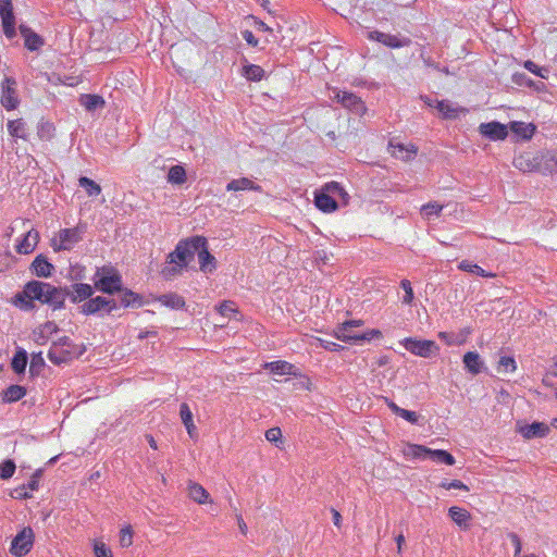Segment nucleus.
I'll return each instance as SVG.
<instances>
[{
	"label": "nucleus",
	"mask_w": 557,
	"mask_h": 557,
	"mask_svg": "<svg viewBox=\"0 0 557 557\" xmlns=\"http://www.w3.org/2000/svg\"><path fill=\"white\" fill-rule=\"evenodd\" d=\"M15 471V463L13 460L8 459L0 463V479L7 480L12 478Z\"/></svg>",
	"instance_id": "48"
},
{
	"label": "nucleus",
	"mask_w": 557,
	"mask_h": 557,
	"mask_svg": "<svg viewBox=\"0 0 557 557\" xmlns=\"http://www.w3.org/2000/svg\"><path fill=\"white\" fill-rule=\"evenodd\" d=\"M226 190L227 191H239V190L260 191L261 186L255 184L251 180H249L247 177H242V178H237V180H232L226 185Z\"/></svg>",
	"instance_id": "27"
},
{
	"label": "nucleus",
	"mask_w": 557,
	"mask_h": 557,
	"mask_svg": "<svg viewBox=\"0 0 557 557\" xmlns=\"http://www.w3.org/2000/svg\"><path fill=\"white\" fill-rule=\"evenodd\" d=\"M436 109L445 119H455L458 116L460 111L459 108L455 107L451 102L446 100L436 101Z\"/></svg>",
	"instance_id": "40"
},
{
	"label": "nucleus",
	"mask_w": 557,
	"mask_h": 557,
	"mask_svg": "<svg viewBox=\"0 0 557 557\" xmlns=\"http://www.w3.org/2000/svg\"><path fill=\"white\" fill-rule=\"evenodd\" d=\"M14 497L20 498V499H26V498H30L32 494L27 492L26 486H21L15 490Z\"/></svg>",
	"instance_id": "63"
},
{
	"label": "nucleus",
	"mask_w": 557,
	"mask_h": 557,
	"mask_svg": "<svg viewBox=\"0 0 557 557\" xmlns=\"http://www.w3.org/2000/svg\"><path fill=\"white\" fill-rule=\"evenodd\" d=\"M51 346H58L61 349H76V346L67 336L60 337L58 341L53 342Z\"/></svg>",
	"instance_id": "57"
},
{
	"label": "nucleus",
	"mask_w": 557,
	"mask_h": 557,
	"mask_svg": "<svg viewBox=\"0 0 557 557\" xmlns=\"http://www.w3.org/2000/svg\"><path fill=\"white\" fill-rule=\"evenodd\" d=\"M510 129L512 131V133L520 136L522 139L528 140V139L532 138V136L535 133L536 127L532 123H524V122L516 121L510 124Z\"/></svg>",
	"instance_id": "28"
},
{
	"label": "nucleus",
	"mask_w": 557,
	"mask_h": 557,
	"mask_svg": "<svg viewBox=\"0 0 557 557\" xmlns=\"http://www.w3.org/2000/svg\"><path fill=\"white\" fill-rule=\"evenodd\" d=\"M398 416L405 419L406 421L410 422L411 424L419 423V416L414 411L401 408Z\"/></svg>",
	"instance_id": "56"
},
{
	"label": "nucleus",
	"mask_w": 557,
	"mask_h": 557,
	"mask_svg": "<svg viewBox=\"0 0 557 557\" xmlns=\"http://www.w3.org/2000/svg\"><path fill=\"white\" fill-rule=\"evenodd\" d=\"M133 543V532L129 525L124 527L120 531V545L122 547H128Z\"/></svg>",
	"instance_id": "53"
},
{
	"label": "nucleus",
	"mask_w": 557,
	"mask_h": 557,
	"mask_svg": "<svg viewBox=\"0 0 557 557\" xmlns=\"http://www.w3.org/2000/svg\"><path fill=\"white\" fill-rule=\"evenodd\" d=\"M420 58L422 59L425 66L434 69L438 67L437 64L431 59V57L425 55L424 51H421Z\"/></svg>",
	"instance_id": "64"
},
{
	"label": "nucleus",
	"mask_w": 557,
	"mask_h": 557,
	"mask_svg": "<svg viewBox=\"0 0 557 557\" xmlns=\"http://www.w3.org/2000/svg\"><path fill=\"white\" fill-rule=\"evenodd\" d=\"M17 83L13 77H4L1 83V104L7 110H14L17 108L20 103L17 90Z\"/></svg>",
	"instance_id": "11"
},
{
	"label": "nucleus",
	"mask_w": 557,
	"mask_h": 557,
	"mask_svg": "<svg viewBox=\"0 0 557 557\" xmlns=\"http://www.w3.org/2000/svg\"><path fill=\"white\" fill-rule=\"evenodd\" d=\"M20 32L24 37L25 47L28 50L36 51L44 45L41 37L34 33L28 26L21 24Z\"/></svg>",
	"instance_id": "22"
},
{
	"label": "nucleus",
	"mask_w": 557,
	"mask_h": 557,
	"mask_svg": "<svg viewBox=\"0 0 557 557\" xmlns=\"http://www.w3.org/2000/svg\"><path fill=\"white\" fill-rule=\"evenodd\" d=\"M94 285L98 290L109 295L123 290L122 277L113 268L98 269L94 276Z\"/></svg>",
	"instance_id": "4"
},
{
	"label": "nucleus",
	"mask_w": 557,
	"mask_h": 557,
	"mask_svg": "<svg viewBox=\"0 0 557 557\" xmlns=\"http://www.w3.org/2000/svg\"><path fill=\"white\" fill-rule=\"evenodd\" d=\"M218 311L222 317L231 318L237 312V308L233 301H223L219 305Z\"/></svg>",
	"instance_id": "52"
},
{
	"label": "nucleus",
	"mask_w": 557,
	"mask_h": 557,
	"mask_svg": "<svg viewBox=\"0 0 557 557\" xmlns=\"http://www.w3.org/2000/svg\"><path fill=\"white\" fill-rule=\"evenodd\" d=\"M480 134L491 140H503L507 137V127L499 122L482 123L479 126Z\"/></svg>",
	"instance_id": "15"
},
{
	"label": "nucleus",
	"mask_w": 557,
	"mask_h": 557,
	"mask_svg": "<svg viewBox=\"0 0 557 557\" xmlns=\"http://www.w3.org/2000/svg\"><path fill=\"white\" fill-rule=\"evenodd\" d=\"M519 433L525 440L542 438L549 433V426L544 422H533L519 428Z\"/></svg>",
	"instance_id": "18"
},
{
	"label": "nucleus",
	"mask_w": 557,
	"mask_h": 557,
	"mask_svg": "<svg viewBox=\"0 0 557 557\" xmlns=\"http://www.w3.org/2000/svg\"><path fill=\"white\" fill-rule=\"evenodd\" d=\"M391 153L400 160L407 161L417 154V148L412 145L406 146L404 144H389Z\"/></svg>",
	"instance_id": "25"
},
{
	"label": "nucleus",
	"mask_w": 557,
	"mask_h": 557,
	"mask_svg": "<svg viewBox=\"0 0 557 557\" xmlns=\"http://www.w3.org/2000/svg\"><path fill=\"white\" fill-rule=\"evenodd\" d=\"M27 359L28 357L26 350L23 348H18L11 361V367L13 371L17 374L23 373L27 366Z\"/></svg>",
	"instance_id": "35"
},
{
	"label": "nucleus",
	"mask_w": 557,
	"mask_h": 557,
	"mask_svg": "<svg viewBox=\"0 0 557 557\" xmlns=\"http://www.w3.org/2000/svg\"><path fill=\"white\" fill-rule=\"evenodd\" d=\"M66 297L73 302L78 304L88 300L94 294V287L85 283H75L71 287L62 288Z\"/></svg>",
	"instance_id": "14"
},
{
	"label": "nucleus",
	"mask_w": 557,
	"mask_h": 557,
	"mask_svg": "<svg viewBox=\"0 0 557 557\" xmlns=\"http://www.w3.org/2000/svg\"><path fill=\"white\" fill-rule=\"evenodd\" d=\"M512 164L522 172H541L546 174L547 172L552 173L554 171L550 164H548V152H523L513 158Z\"/></svg>",
	"instance_id": "3"
},
{
	"label": "nucleus",
	"mask_w": 557,
	"mask_h": 557,
	"mask_svg": "<svg viewBox=\"0 0 557 557\" xmlns=\"http://www.w3.org/2000/svg\"><path fill=\"white\" fill-rule=\"evenodd\" d=\"M363 324L362 320H348L343 322L334 331V336L342 342L359 344L362 342H370L373 338L382 336L381 331L372 329L363 333H348V329L359 327Z\"/></svg>",
	"instance_id": "2"
},
{
	"label": "nucleus",
	"mask_w": 557,
	"mask_h": 557,
	"mask_svg": "<svg viewBox=\"0 0 557 557\" xmlns=\"http://www.w3.org/2000/svg\"><path fill=\"white\" fill-rule=\"evenodd\" d=\"M448 515L459 527L465 529L469 527L470 513L466 509L453 506L449 508Z\"/></svg>",
	"instance_id": "31"
},
{
	"label": "nucleus",
	"mask_w": 557,
	"mask_h": 557,
	"mask_svg": "<svg viewBox=\"0 0 557 557\" xmlns=\"http://www.w3.org/2000/svg\"><path fill=\"white\" fill-rule=\"evenodd\" d=\"M194 248H196V236L180 240L174 251L168 256L169 262L177 264L181 269L187 267L195 256Z\"/></svg>",
	"instance_id": "6"
},
{
	"label": "nucleus",
	"mask_w": 557,
	"mask_h": 557,
	"mask_svg": "<svg viewBox=\"0 0 557 557\" xmlns=\"http://www.w3.org/2000/svg\"><path fill=\"white\" fill-rule=\"evenodd\" d=\"M188 494L189 497L197 504L203 505L211 502L210 494L207 492V490L196 482H190L188 484Z\"/></svg>",
	"instance_id": "26"
},
{
	"label": "nucleus",
	"mask_w": 557,
	"mask_h": 557,
	"mask_svg": "<svg viewBox=\"0 0 557 557\" xmlns=\"http://www.w3.org/2000/svg\"><path fill=\"white\" fill-rule=\"evenodd\" d=\"M330 96L339 102L344 108L352 111L356 114H362L366 111L363 101L354 92L341 90L334 87L331 89Z\"/></svg>",
	"instance_id": "8"
},
{
	"label": "nucleus",
	"mask_w": 557,
	"mask_h": 557,
	"mask_svg": "<svg viewBox=\"0 0 557 557\" xmlns=\"http://www.w3.org/2000/svg\"><path fill=\"white\" fill-rule=\"evenodd\" d=\"M79 103L87 111H95L96 109L103 108L106 104V101L99 95L84 94L79 97Z\"/></svg>",
	"instance_id": "29"
},
{
	"label": "nucleus",
	"mask_w": 557,
	"mask_h": 557,
	"mask_svg": "<svg viewBox=\"0 0 557 557\" xmlns=\"http://www.w3.org/2000/svg\"><path fill=\"white\" fill-rule=\"evenodd\" d=\"M314 203L319 210L325 213H331L337 209L336 199L325 191L315 194Z\"/></svg>",
	"instance_id": "23"
},
{
	"label": "nucleus",
	"mask_w": 557,
	"mask_h": 557,
	"mask_svg": "<svg viewBox=\"0 0 557 557\" xmlns=\"http://www.w3.org/2000/svg\"><path fill=\"white\" fill-rule=\"evenodd\" d=\"M442 210H443V206L435 201L423 205L421 208V212L428 218L433 216V215L438 216L441 214Z\"/></svg>",
	"instance_id": "49"
},
{
	"label": "nucleus",
	"mask_w": 557,
	"mask_h": 557,
	"mask_svg": "<svg viewBox=\"0 0 557 557\" xmlns=\"http://www.w3.org/2000/svg\"><path fill=\"white\" fill-rule=\"evenodd\" d=\"M438 337L447 345H456L461 343L457 341V337L454 333L440 332Z\"/></svg>",
	"instance_id": "60"
},
{
	"label": "nucleus",
	"mask_w": 557,
	"mask_h": 557,
	"mask_svg": "<svg viewBox=\"0 0 557 557\" xmlns=\"http://www.w3.org/2000/svg\"><path fill=\"white\" fill-rule=\"evenodd\" d=\"M180 416L182 422L184 423L188 434L191 436L195 431V424L193 422V413L189 409V406L186 403H183L180 407Z\"/></svg>",
	"instance_id": "41"
},
{
	"label": "nucleus",
	"mask_w": 557,
	"mask_h": 557,
	"mask_svg": "<svg viewBox=\"0 0 557 557\" xmlns=\"http://www.w3.org/2000/svg\"><path fill=\"white\" fill-rule=\"evenodd\" d=\"M81 239H82L81 232L77 227L64 228V230H61L59 232V234L52 238L51 247L53 248L54 251L70 250Z\"/></svg>",
	"instance_id": "10"
},
{
	"label": "nucleus",
	"mask_w": 557,
	"mask_h": 557,
	"mask_svg": "<svg viewBox=\"0 0 557 557\" xmlns=\"http://www.w3.org/2000/svg\"><path fill=\"white\" fill-rule=\"evenodd\" d=\"M400 345L412 355L422 358H431L432 356H436L440 351L438 345L430 339L406 337L400 341Z\"/></svg>",
	"instance_id": "5"
},
{
	"label": "nucleus",
	"mask_w": 557,
	"mask_h": 557,
	"mask_svg": "<svg viewBox=\"0 0 557 557\" xmlns=\"http://www.w3.org/2000/svg\"><path fill=\"white\" fill-rule=\"evenodd\" d=\"M32 270L39 277H49L52 274L53 265L46 257L39 255L33 261Z\"/></svg>",
	"instance_id": "24"
},
{
	"label": "nucleus",
	"mask_w": 557,
	"mask_h": 557,
	"mask_svg": "<svg viewBox=\"0 0 557 557\" xmlns=\"http://www.w3.org/2000/svg\"><path fill=\"white\" fill-rule=\"evenodd\" d=\"M265 369L270 370L274 374L286 375V374H295V367L283 360L271 361L265 363Z\"/></svg>",
	"instance_id": "30"
},
{
	"label": "nucleus",
	"mask_w": 557,
	"mask_h": 557,
	"mask_svg": "<svg viewBox=\"0 0 557 557\" xmlns=\"http://www.w3.org/2000/svg\"><path fill=\"white\" fill-rule=\"evenodd\" d=\"M400 287L404 289L405 295L403 297V304L405 305H411L414 298L413 289L411 287V283L408 280H403L400 282Z\"/></svg>",
	"instance_id": "50"
},
{
	"label": "nucleus",
	"mask_w": 557,
	"mask_h": 557,
	"mask_svg": "<svg viewBox=\"0 0 557 557\" xmlns=\"http://www.w3.org/2000/svg\"><path fill=\"white\" fill-rule=\"evenodd\" d=\"M0 17L5 37L8 39L14 38L16 30L12 0H0Z\"/></svg>",
	"instance_id": "12"
},
{
	"label": "nucleus",
	"mask_w": 557,
	"mask_h": 557,
	"mask_svg": "<svg viewBox=\"0 0 557 557\" xmlns=\"http://www.w3.org/2000/svg\"><path fill=\"white\" fill-rule=\"evenodd\" d=\"M54 127L49 122H41L38 125L37 134L42 140H50L53 137Z\"/></svg>",
	"instance_id": "47"
},
{
	"label": "nucleus",
	"mask_w": 557,
	"mask_h": 557,
	"mask_svg": "<svg viewBox=\"0 0 557 557\" xmlns=\"http://www.w3.org/2000/svg\"><path fill=\"white\" fill-rule=\"evenodd\" d=\"M242 35L248 45L252 47H256L258 45L259 40L255 37L251 30L246 29L242 33Z\"/></svg>",
	"instance_id": "62"
},
{
	"label": "nucleus",
	"mask_w": 557,
	"mask_h": 557,
	"mask_svg": "<svg viewBox=\"0 0 557 557\" xmlns=\"http://www.w3.org/2000/svg\"><path fill=\"white\" fill-rule=\"evenodd\" d=\"M26 395L25 387L21 385H10L3 393V400L5 403H14L22 399Z\"/></svg>",
	"instance_id": "38"
},
{
	"label": "nucleus",
	"mask_w": 557,
	"mask_h": 557,
	"mask_svg": "<svg viewBox=\"0 0 557 557\" xmlns=\"http://www.w3.org/2000/svg\"><path fill=\"white\" fill-rule=\"evenodd\" d=\"M517 370V363L513 357L503 356L500 357L497 366L498 372L512 373Z\"/></svg>",
	"instance_id": "46"
},
{
	"label": "nucleus",
	"mask_w": 557,
	"mask_h": 557,
	"mask_svg": "<svg viewBox=\"0 0 557 557\" xmlns=\"http://www.w3.org/2000/svg\"><path fill=\"white\" fill-rule=\"evenodd\" d=\"M524 67L530 71L531 73L542 77V78H546L547 77V74H548V70L547 69H542L537 64H535L533 61H525L524 62Z\"/></svg>",
	"instance_id": "54"
},
{
	"label": "nucleus",
	"mask_w": 557,
	"mask_h": 557,
	"mask_svg": "<svg viewBox=\"0 0 557 557\" xmlns=\"http://www.w3.org/2000/svg\"><path fill=\"white\" fill-rule=\"evenodd\" d=\"M458 268L462 271L474 273L481 277H492L494 274L486 272L484 269H482L480 265L469 262L467 260H463L459 263Z\"/></svg>",
	"instance_id": "45"
},
{
	"label": "nucleus",
	"mask_w": 557,
	"mask_h": 557,
	"mask_svg": "<svg viewBox=\"0 0 557 557\" xmlns=\"http://www.w3.org/2000/svg\"><path fill=\"white\" fill-rule=\"evenodd\" d=\"M368 37L371 40H375L393 49L407 47L411 44V40L408 37L386 34L379 30L370 32Z\"/></svg>",
	"instance_id": "13"
},
{
	"label": "nucleus",
	"mask_w": 557,
	"mask_h": 557,
	"mask_svg": "<svg viewBox=\"0 0 557 557\" xmlns=\"http://www.w3.org/2000/svg\"><path fill=\"white\" fill-rule=\"evenodd\" d=\"M323 191L326 194L332 195L334 198H339L344 205L348 203L349 195L348 193L343 188V186L337 182H330L326 183L323 187Z\"/></svg>",
	"instance_id": "33"
},
{
	"label": "nucleus",
	"mask_w": 557,
	"mask_h": 557,
	"mask_svg": "<svg viewBox=\"0 0 557 557\" xmlns=\"http://www.w3.org/2000/svg\"><path fill=\"white\" fill-rule=\"evenodd\" d=\"M7 126L8 132L12 137L26 139V126L25 122L22 119L9 121Z\"/></svg>",
	"instance_id": "37"
},
{
	"label": "nucleus",
	"mask_w": 557,
	"mask_h": 557,
	"mask_svg": "<svg viewBox=\"0 0 557 557\" xmlns=\"http://www.w3.org/2000/svg\"><path fill=\"white\" fill-rule=\"evenodd\" d=\"M243 76L251 82H260L264 77V70L260 65L247 64L243 66Z\"/></svg>",
	"instance_id": "39"
},
{
	"label": "nucleus",
	"mask_w": 557,
	"mask_h": 557,
	"mask_svg": "<svg viewBox=\"0 0 557 557\" xmlns=\"http://www.w3.org/2000/svg\"><path fill=\"white\" fill-rule=\"evenodd\" d=\"M122 295H121V306L124 308L127 307H141L143 306V299L141 297L134 293L131 289L123 288Z\"/></svg>",
	"instance_id": "36"
},
{
	"label": "nucleus",
	"mask_w": 557,
	"mask_h": 557,
	"mask_svg": "<svg viewBox=\"0 0 557 557\" xmlns=\"http://www.w3.org/2000/svg\"><path fill=\"white\" fill-rule=\"evenodd\" d=\"M462 362L467 372L476 375L485 370L484 360L476 351H468L462 357Z\"/></svg>",
	"instance_id": "19"
},
{
	"label": "nucleus",
	"mask_w": 557,
	"mask_h": 557,
	"mask_svg": "<svg viewBox=\"0 0 557 557\" xmlns=\"http://www.w3.org/2000/svg\"><path fill=\"white\" fill-rule=\"evenodd\" d=\"M317 341L319 343V346L324 348V349H326V350L339 351V350L343 349V346L337 344V343L330 342V341H326V339H323V338H318Z\"/></svg>",
	"instance_id": "58"
},
{
	"label": "nucleus",
	"mask_w": 557,
	"mask_h": 557,
	"mask_svg": "<svg viewBox=\"0 0 557 557\" xmlns=\"http://www.w3.org/2000/svg\"><path fill=\"white\" fill-rule=\"evenodd\" d=\"M59 331V326L53 321H47L33 331V339L37 345H45L50 337Z\"/></svg>",
	"instance_id": "17"
},
{
	"label": "nucleus",
	"mask_w": 557,
	"mask_h": 557,
	"mask_svg": "<svg viewBox=\"0 0 557 557\" xmlns=\"http://www.w3.org/2000/svg\"><path fill=\"white\" fill-rule=\"evenodd\" d=\"M66 294L61 287L41 281H30L23 287L21 293L13 297V305L21 310L34 309V300L52 307L53 310L62 309Z\"/></svg>",
	"instance_id": "1"
},
{
	"label": "nucleus",
	"mask_w": 557,
	"mask_h": 557,
	"mask_svg": "<svg viewBox=\"0 0 557 557\" xmlns=\"http://www.w3.org/2000/svg\"><path fill=\"white\" fill-rule=\"evenodd\" d=\"M40 476H41V470H37L33 474L30 480L27 482V484L24 485V486H26V490H30V491L38 490Z\"/></svg>",
	"instance_id": "59"
},
{
	"label": "nucleus",
	"mask_w": 557,
	"mask_h": 557,
	"mask_svg": "<svg viewBox=\"0 0 557 557\" xmlns=\"http://www.w3.org/2000/svg\"><path fill=\"white\" fill-rule=\"evenodd\" d=\"M158 301L168 308L176 310L182 309L185 306L184 298L175 293L161 295L158 297Z\"/></svg>",
	"instance_id": "32"
},
{
	"label": "nucleus",
	"mask_w": 557,
	"mask_h": 557,
	"mask_svg": "<svg viewBox=\"0 0 557 557\" xmlns=\"http://www.w3.org/2000/svg\"><path fill=\"white\" fill-rule=\"evenodd\" d=\"M508 537L510 539V541L513 545L515 552H517V555H521L522 544H521L520 537L513 532L509 533Z\"/></svg>",
	"instance_id": "61"
},
{
	"label": "nucleus",
	"mask_w": 557,
	"mask_h": 557,
	"mask_svg": "<svg viewBox=\"0 0 557 557\" xmlns=\"http://www.w3.org/2000/svg\"><path fill=\"white\" fill-rule=\"evenodd\" d=\"M282 432L280 428H271L265 432L267 441L277 444L281 442Z\"/></svg>",
	"instance_id": "55"
},
{
	"label": "nucleus",
	"mask_w": 557,
	"mask_h": 557,
	"mask_svg": "<svg viewBox=\"0 0 557 557\" xmlns=\"http://www.w3.org/2000/svg\"><path fill=\"white\" fill-rule=\"evenodd\" d=\"M430 459L437 463H445L448 466H453L455 463V457L443 449H432Z\"/></svg>",
	"instance_id": "43"
},
{
	"label": "nucleus",
	"mask_w": 557,
	"mask_h": 557,
	"mask_svg": "<svg viewBox=\"0 0 557 557\" xmlns=\"http://www.w3.org/2000/svg\"><path fill=\"white\" fill-rule=\"evenodd\" d=\"M168 181L171 184H183L186 181V172L185 169L181 165H173L170 168L168 173Z\"/></svg>",
	"instance_id": "44"
},
{
	"label": "nucleus",
	"mask_w": 557,
	"mask_h": 557,
	"mask_svg": "<svg viewBox=\"0 0 557 557\" xmlns=\"http://www.w3.org/2000/svg\"><path fill=\"white\" fill-rule=\"evenodd\" d=\"M35 534L32 528H23L12 540L10 552L15 557L27 555L34 545Z\"/></svg>",
	"instance_id": "7"
},
{
	"label": "nucleus",
	"mask_w": 557,
	"mask_h": 557,
	"mask_svg": "<svg viewBox=\"0 0 557 557\" xmlns=\"http://www.w3.org/2000/svg\"><path fill=\"white\" fill-rule=\"evenodd\" d=\"M94 553L96 557H113L111 549L101 541H94Z\"/></svg>",
	"instance_id": "51"
},
{
	"label": "nucleus",
	"mask_w": 557,
	"mask_h": 557,
	"mask_svg": "<svg viewBox=\"0 0 557 557\" xmlns=\"http://www.w3.org/2000/svg\"><path fill=\"white\" fill-rule=\"evenodd\" d=\"M78 185L82 188H84L87 195L90 197L98 196L101 194V186L86 176L79 177Z\"/></svg>",
	"instance_id": "42"
},
{
	"label": "nucleus",
	"mask_w": 557,
	"mask_h": 557,
	"mask_svg": "<svg viewBox=\"0 0 557 557\" xmlns=\"http://www.w3.org/2000/svg\"><path fill=\"white\" fill-rule=\"evenodd\" d=\"M431 448L423 445L409 444L405 449V456L416 459H430Z\"/></svg>",
	"instance_id": "34"
},
{
	"label": "nucleus",
	"mask_w": 557,
	"mask_h": 557,
	"mask_svg": "<svg viewBox=\"0 0 557 557\" xmlns=\"http://www.w3.org/2000/svg\"><path fill=\"white\" fill-rule=\"evenodd\" d=\"M109 302L107 301L106 297L97 296L94 298H89L87 301H85L81 307V312L86 315L97 314L102 311H104L106 306H108Z\"/></svg>",
	"instance_id": "21"
},
{
	"label": "nucleus",
	"mask_w": 557,
	"mask_h": 557,
	"mask_svg": "<svg viewBox=\"0 0 557 557\" xmlns=\"http://www.w3.org/2000/svg\"><path fill=\"white\" fill-rule=\"evenodd\" d=\"M82 355V350L77 349H61L58 346H51L48 351V359L55 366L66 363L75 357Z\"/></svg>",
	"instance_id": "16"
},
{
	"label": "nucleus",
	"mask_w": 557,
	"mask_h": 557,
	"mask_svg": "<svg viewBox=\"0 0 557 557\" xmlns=\"http://www.w3.org/2000/svg\"><path fill=\"white\" fill-rule=\"evenodd\" d=\"M39 240V234L32 228L28 231L16 245V251L21 255H28L34 251Z\"/></svg>",
	"instance_id": "20"
},
{
	"label": "nucleus",
	"mask_w": 557,
	"mask_h": 557,
	"mask_svg": "<svg viewBox=\"0 0 557 557\" xmlns=\"http://www.w3.org/2000/svg\"><path fill=\"white\" fill-rule=\"evenodd\" d=\"M194 251L198 256L200 270L203 273H212L216 268V260L208 250L206 237L196 236V248H194Z\"/></svg>",
	"instance_id": "9"
}]
</instances>
